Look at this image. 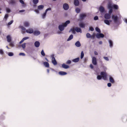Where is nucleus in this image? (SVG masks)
<instances>
[{"label":"nucleus","instance_id":"4","mask_svg":"<svg viewBox=\"0 0 127 127\" xmlns=\"http://www.w3.org/2000/svg\"><path fill=\"white\" fill-rule=\"evenodd\" d=\"M96 36L97 38H99L100 37H103L104 36V35L103 33H100L97 34Z\"/></svg>","mask_w":127,"mask_h":127},{"label":"nucleus","instance_id":"1","mask_svg":"<svg viewBox=\"0 0 127 127\" xmlns=\"http://www.w3.org/2000/svg\"><path fill=\"white\" fill-rule=\"evenodd\" d=\"M100 75H98L97 76V79L98 80H100L102 78L104 80H107V73L105 72L102 71L100 72Z\"/></svg>","mask_w":127,"mask_h":127},{"label":"nucleus","instance_id":"25","mask_svg":"<svg viewBox=\"0 0 127 127\" xmlns=\"http://www.w3.org/2000/svg\"><path fill=\"white\" fill-rule=\"evenodd\" d=\"M43 64L46 67H49V63L47 62H45L43 63Z\"/></svg>","mask_w":127,"mask_h":127},{"label":"nucleus","instance_id":"39","mask_svg":"<svg viewBox=\"0 0 127 127\" xmlns=\"http://www.w3.org/2000/svg\"><path fill=\"white\" fill-rule=\"evenodd\" d=\"M75 11L77 13H79L80 12V9L79 8H77L76 9Z\"/></svg>","mask_w":127,"mask_h":127},{"label":"nucleus","instance_id":"35","mask_svg":"<svg viewBox=\"0 0 127 127\" xmlns=\"http://www.w3.org/2000/svg\"><path fill=\"white\" fill-rule=\"evenodd\" d=\"M95 30L97 32L100 33L101 32V31L100 29L97 27H96L95 28Z\"/></svg>","mask_w":127,"mask_h":127},{"label":"nucleus","instance_id":"3","mask_svg":"<svg viewBox=\"0 0 127 127\" xmlns=\"http://www.w3.org/2000/svg\"><path fill=\"white\" fill-rule=\"evenodd\" d=\"M63 8L65 10H67L69 8L68 4L67 3H64L63 4Z\"/></svg>","mask_w":127,"mask_h":127},{"label":"nucleus","instance_id":"19","mask_svg":"<svg viewBox=\"0 0 127 127\" xmlns=\"http://www.w3.org/2000/svg\"><path fill=\"white\" fill-rule=\"evenodd\" d=\"M99 10L101 12L103 13L105 9L102 6H100L99 8Z\"/></svg>","mask_w":127,"mask_h":127},{"label":"nucleus","instance_id":"60","mask_svg":"<svg viewBox=\"0 0 127 127\" xmlns=\"http://www.w3.org/2000/svg\"><path fill=\"white\" fill-rule=\"evenodd\" d=\"M73 30H72V32L73 33H75V29H74V28H73Z\"/></svg>","mask_w":127,"mask_h":127},{"label":"nucleus","instance_id":"2","mask_svg":"<svg viewBox=\"0 0 127 127\" xmlns=\"http://www.w3.org/2000/svg\"><path fill=\"white\" fill-rule=\"evenodd\" d=\"M54 54H52L51 56V57L52 58V63H53V64L54 65H56L57 64V62L55 58L54 57Z\"/></svg>","mask_w":127,"mask_h":127},{"label":"nucleus","instance_id":"62","mask_svg":"<svg viewBox=\"0 0 127 127\" xmlns=\"http://www.w3.org/2000/svg\"><path fill=\"white\" fill-rule=\"evenodd\" d=\"M90 67L92 69H93L94 68L93 66V65L92 64H90Z\"/></svg>","mask_w":127,"mask_h":127},{"label":"nucleus","instance_id":"59","mask_svg":"<svg viewBox=\"0 0 127 127\" xmlns=\"http://www.w3.org/2000/svg\"><path fill=\"white\" fill-rule=\"evenodd\" d=\"M20 2L22 4H24V3L23 0H20Z\"/></svg>","mask_w":127,"mask_h":127},{"label":"nucleus","instance_id":"14","mask_svg":"<svg viewBox=\"0 0 127 127\" xmlns=\"http://www.w3.org/2000/svg\"><path fill=\"white\" fill-rule=\"evenodd\" d=\"M35 46L36 47H38L40 46V42L37 41H35L34 43Z\"/></svg>","mask_w":127,"mask_h":127},{"label":"nucleus","instance_id":"31","mask_svg":"<svg viewBox=\"0 0 127 127\" xmlns=\"http://www.w3.org/2000/svg\"><path fill=\"white\" fill-rule=\"evenodd\" d=\"M73 38V35L72 34H71L69 37L68 39H67V41H69L72 39Z\"/></svg>","mask_w":127,"mask_h":127},{"label":"nucleus","instance_id":"10","mask_svg":"<svg viewBox=\"0 0 127 127\" xmlns=\"http://www.w3.org/2000/svg\"><path fill=\"white\" fill-rule=\"evenodd\" d=\"M109 80L110 82L112 83H114L115 81L113 78L110 76H109Z\"/></svg>","mask_w":127,"mask_h":127},{"label":"nucleus","instance_id":"30","mask_svg":"<svg viewBox=\"0 0 127 127\" xmlns=\"http://www.w3.org/2000/svg\"><path fill=\"white\" fill-rule=\"evenodd\" d=\"M104 22L107 25H110V23L109 22V21L107 19H105L104 20Z\"/></svg>","mask_w":127,"mask_h":127},{"label":"nucleus","instance_id":"41","mask_svg":"<svg viewBox=\"0 0 127 127\" xmlns=\"http://www.w3.org/2000/svg\"><path fill=\"white\" fill-rule=\"evenodd\" d=\"M41 55L43 56H44L45 55V53H44V51L43 50H42L41 51Z\"/></svg>","mask_w":127,"mask_h":127},{"label":"nucleus","instance_id":"45","mask_svg":"<svg viewBox=\"0 0 127 127\" xmlns=\"http://www.w3.org/2000/svg\"><path fill=\"white\" fill-rule=\"evenodd\" d=\"M46 13H47L45 12L43 13V15H42V18H44L45 17L46 15Z\"/></svg>","mask_w":127,"mask_h":127},{"label":"nucleus","instance_id":"54","mask_svg":"<svg viewBox=\"0 0 127 127\" xmlns=\"http://www.w3.org/2000/svg\"><path fill=\"white\" fill-rule=\"evenodd\" d=\"M4 53L3 52L2 50L0 49V54L1 55H3Z\"/></svg>","mask_w":127,"mask_h":127},{"label":"nucleus","instance_id":"32","mask_svg":"<svg viewBox=\"0 0 127 127\" xmlns=\"http://www.w3.org/2000/svg\"><path fill=\"white\" fill-rule=\"evenodd\" d=\"M86 36L87 38H91V35L89 33H88L86 34Z\"/></svg>","mask_w":127,"mask_h":127},{"label":"nucleus","instance_id":"37","mask_svg":"<svg viewBox=\"0 0 127 127\" xmlns=\"http://www.w3.org/2000/svg\"><path fill=\"white\" fill-rule=\"evenodd\" d=\"M84 53L83 51H82L81 53V55L80 56V58L81 59H82L84 57Z\"/></svg>","mask_w":127,"mask_h":127},{"label":"nucleus","instance_id":"43","mask_svg":"<svg viewBox=\"0 0 127 127\" xmlns=\"http://www.w3.org/2000/svg\"><path fill=\"white\" fill-rule=\"evenodd\" d=\"M26 43H24L23 44H22V45L21 46L22 48L23 49H24L26 47Z\"/></svg>","mask_w":127,"mask_h":127},{"label":"nucleus","instance_id":"52","mask_svg":"<svg viewBox=\"0 0 127 127\" xmlns=\"http://www.w3.org/2000/svg\"><path fill=\"white\" fill-rule=\"evenodd\" d=\"M98 18L97 16H95L94 18V19L95 20H96L98 19Z\"/></svg>","mask_w":127,"mask_h":127},{"label":"nucleus","instance_id":"51","mask_svg":"<svg viewBox=\"0 0 127 127\" xmlns=\"http://www.w3.org/2000/svg\"><path fill=\"white\" fill-rule=\"evenodd\" d=\"M51 8L50 7L48 8H47L45 11V12L46 13H47L48 11L49 10H51Z\"/></svg>","mask_w":127,"mask_h":127},{"label":"nucleus","instance_id":"33","mask_svg":"<svg viewBox=\"0 0 127 127\" xmlns=\"http://www.w3.org/2000/svg\"><path fill=\"white\" fill-rule=\"evenodd\" d=\"M24 25L25 27H28L29 26V23L28 22H25L24 23Z\"/></svg>","mask_w":127,"mask_h":127},{"label":"nucleus","instance_id":"23","mask_svg":"<svg viewBox=\"0 0 127 127\" xmlns=\"http://www.w3.org/2000/svg\"><path fill=\"white\" fill-rule=\"evenodd\" d=\"M75 45L76 46L78 47H80L81 45V44L79 41H77L75 43Z\"/></svg>","mask_w":127,"mask_h":127},{"label":"nucleus","instance_id":"5","mask_svg":"<svg viewBox=\"0 0 127 127\" xmlns=\"http://www.w3.org/2000/svg\"><path fill=\"white\" fill-rule=\"evenodd\" d=\"M92 63L93 64L95 65L97 64V63L96 60V58L95 57H92Z\"/></svg>","mask_w":127,"mask_h":127},{"label":"nucleus","instance_id":"8","mask_svg":"<svg viewBox=\"0 0 127 127\" xmlns=\"http://www.w3.org/2000/svg\"><path fill=\"white\" fill-rule=\"evenodd\" d=\"M75 30L77 32H80L82 33V30L80 28L78 27H76L75 28Z\"/></svg>","mask_w":127,"mask_h":127},{"label":"nucleus","instance_id":"58","mask_svg":"<svg viewBox=\"0 0 127 127\" xmlns=\"http://www.w3.org/2000/svg\"><path fill=\"white\" fill-rule=\"evenodd\" d=\"M29 38V37H25L24 38L22 39H23V40H24V41L25 40L27 39H28Z\"/></svg>","mask_w":127,"mask_h":127},{"label":"nucleus","instance_id":"11","mask_svg":"<svg viewBox=\"0 0 127 127\" xmlns=\"http://www.w3.org/2000/svg\"><path fill=\"white\" fill-rule=\"evenodd\" d=\"M40 33V32L38 31H35L33 32V34L35 35L38 36Z\"/></svg>","mask_w":127,"mask_h":127},{"label":"nucleus","instance_id":"24","mask_svg":"<svg viewBox=\"0 0 127 127\" xmlns=\"http://www.w3.org/2000/svg\"><path fill=\"white\" fill-rule=\"evenodd\" d=\"M79 26L82 28H84L85 27V25L83 22L80 23L79 24Z\"/></svg>","mask_w":127,"mask_h":127},{"label":"nucleus","instance_id":"9","mask_svg":"<svg viewBox=\"0 0 127 127\" xmlns=\"http://www.w3.org/2000/svg\"><path fill=\"white\" fill-rule=\"evenodd\" d=\"M112 18L113 19L115 22H116L118 21V18L117 16H114L113 15L112 16Z\"/></svg>","mask_w":127,"mask_h":127},{"label":"nucleus","instance_id":"46","mask_svg":"<svg viewBox=\"0 0 127 127\" xmlns=\"http://www.w3.org/2000/svg\"><path fill=\"white\" fill-rule=\"evenodd\" d=\"M109 9V14H111L112 13V11H113V9Z\"/></svg>","mask_w":127,"mask_h":127},{"label":"nucleus","instance_id":"49","mask_svg":"<svg viewBox=\"0 0 127 127\" xmlns=\"http://www.w3.org/2000/svg\"><path fill=\"white\" fill-rule=\"evenodd\" d=\"M13 20H12L10 22H8V25H11L13 23Z\"/></svg>","mask_w":127,"mask_h":127},{"label":"nucleus","instance_id":"42","mask_svg":"<svg viewBox=\"0 0 127 127\" xmlns=\"http://www.w3.org/2000/svg\"><path fill=\"white\" fill-rule=\"evenodd\" d=\"M94 30V28L92 27H89V31H93Z\"/></svg>","mask_w":127,"mask_h":127},{"label":"nucleus","instance_id":"22","mask_svg":"<svg viewBox=\"0 0 127 127\" xmlns=\"http://www.w3.org/2000/svg\"><path fill=\"white\" fill-rule=\"evenodd\" d=\"M44 7L43 5H40L38 6L37 9L39 10H41L43 9Z\"/></svg>","mask_w":127,"mask_h":127},{"label":"nucleus","instance_id":"57","mask_svg":"<svg viewBox=\"0 0 127 127\" xmlns=\"http://www.w3.org/2000/svg\"><path fill=\"white\" fill-rule=\"evenodd\" d=\"M107 86L109 87H110L111 86V84L110 83H109L107 84Z\"/></svg>","mask_w":127,"mask_h":127},{"label":"nucleus","instance_id":"40","mask_svg":"<svg viewBox=\"0 0 127 127\" xmlns=\"http://www.w3.org/2000/svg\"><path fill=\"white\" fill-rule=\"evenodd\" d=\"M8 55L9 56H12L14 55L13 53L11 52H9L8 53Z\"/></svg>","mask_w":127,"mask_h":127},{"label":"nucleus","instance_id":"15","mask_svg":"<svg viewBox=\"0 0 127 127\" xmlns=\"http://www.w3.org/2000/svg\"><path fill=\"white\" fill-rule=\"evenodd\" d=\"M62 66L63 68L66 69H67L69 67V66L68 65H66L64 63L62 64Z\"/></svg>","mask_w":127,"mask_h":127},{"label":"nucleus","instance_id":"61","mask_svg":"<svg viewBox=\"0 0 127 127\" xmlns=\"http://www.w3.org/2000/svg\"><path fill=\"white\" fill-rule=\"evenodd\" d=\"M25 11V10H20L19 11V12H23Z\"/></svg>","mask_w":127,"mask_h":127},{"label":"nucleus","instance_id":"29","mask_svg":"<svg viewBox=\"0 0 127 127\" xmlns=\"http://www.w3.org/2000/svg\"><path fill=\"white\" fill-rule=\"evenodd\" d=\"M113 8L115 9H117L119 8V7L117 5L114 4L113 5Z\"/></svg>","mask_w":127,"mask_h":127},{"label":"nucleus","instance_id":"56","mask_svg":"<svg viewBox=\"0 0 127 127\" xmlns=\"http://www.w3.org/2000/svg\"><path fill=\"white\" fill-rule=\"evenodd\" d=\"M39 10L38 9H36L34 10V11L36 12V13L38 14L39 13Z\"/></svg>","mask_w":127,"mask_h":127},{"label":"nucleus","instance_id":"7","mask_svg":"<svg viewBox=\"0 0 127 127\" xmlns=\"http://www.w3.org/2000/svg\"><path fill=\"white\" fill-rule=\"evenodd\" d=\"M110 14L109 13H106L104 15V18L106 19H109L111 18Z\"/></svg>","mask_w":127,"mask_h":127},{"label":"nucleus","instance_id":"47","mask_svg":"<svg viewBox=\"0 0 127 127\" xmlns=\"http://www.w3.org/2000/svg\"><path fill=\"white\" fill-rule=\"evenodd\" d=\"M103 58L106 61H109V59L107 57H104Z\"/></svg>","mask_w":127,"mask_h":127},{"label":"nucleus","instance_id":"55","mask_svg":"<svg viewBox=\"0 0 127 127\" xmlns=\"http://www.w3.org/2000/svg\"><path fill=\"white\" fill-rule=\"evenodd\" d=\"M19 55H22L23 56H24L25 55V54L23 53H21L19 54Z\"/></svg>","mask_w":127,"mask_h":127},{"label":"nucleus","instance_id":"64","mask_svg":"<svg viewBox=\"0 0 127 127\" xmlns=\"http://www.w3.org/2000/svg\"><path fill=\"white\" fill-rule=\"evenodd\" d=\"M94 53L96 55H98V54L97 52L96 51H95L94 52Z\"/></svg>","mask_w":127,"mask_h":127},{"label":"nucleus","instance_id":"63","mask_svg":"<svg viewBox=\"0 0 127 127\" xmlns=\"http://www.w3.org/2000/svg\"><path fill=\"white\" fill-rule=\"evenodd\" d=\"M24 41V40H23V39H22L21 40V41H20V42H19V43L20 44H21L22 42H23Z\"/></svg>","mask_w":127,"mask_h":127},{"label":"nucleus","instance_id":"20","mask_svg":"<svg viewBox=\"0 0 127 127\" xmlns=\"http://www.w3.org/2000/svg\"><path fill=\"white\" fill-rule=\"evenodd\" d=\"M70 23V21L69 20L66 21L63 24V25L64 27H65L67 26L68 24H69Z\"/></svg>","mask_w":127,"mask_h":127},{"label":"nucleus","instance_id":"13","mask_svg":"<svg viewBox=\"0 0 127 127\" xmlns=\"http://www.w3.org/2000/svg\"><path fill=\"white\" fill-rule=\"evenodd\" d=\"M74 4L75 6H78L79 2L78 0H74Z\"/></svg>","mask_w":127,"mask_h":127},{"label":"nucleus","instance_id":"28","mask_svg":"<svg viewBox=\"0 0 127 127\" xmlns=\"http://www.w3.org/2000/svg\"><path fill=\"white\" fill-rule=\"evenodd\" d=\"M86 16V15L85 14H81L80 15V18L81 19H83Z\"/></svg>","mask_w":127,"mask_h":127},{"label":"nucleus","instance_id":"44","mask_svg":"<svg viewBox=\"0 0 127 127\" xmlns=\"http://www.w3.org/2000/svg\"><path fill=\"white\" fill-rule=\"evenodd\" d=\"M6 11L8 13H10L11 11L10 9L9 8H7L6 9Z\"/></svg>","mask_w":127,"mask_h":127},{"label":"nucleus","instance_id":"12","mask_svg":"<svg viewBox=\"0 0 127 127\" xmlns=\"http://www.w3.org/2000/svg\"><path fill=\"white\" fill-rule=\"evenodd\" d=\"M7 41L8 42H10L11 40V38L9 35H7L6 37Z\"/></svg>","mask_w":127,"mask_h":127},{"label":"nucleus","instance_id":"48","mask_svg":"<svg viewBox=\"0 0 127 127\" xmlns=\"http://www.w3.org/2000/svg\"><path fill=\"white\" fill-rule=\"evenodd\" d=\"M95 34L94 33H93V34L91 35V38L93 39H94L95 37Z\"/></svg>","mask_w":127,"mask_h":127},{"label":"nucleus","instance_id":"21","mask_svg":"<svg viewBox=\"0 0 127 127\" xmlns=\"http://www.w3.org/2000/svg\"><path fill=\"white\" fill-rule=\"evenodd\" d=\"M107 7L108 9H112L113 5L110 2H109L108 4Z\"/></svg>","mask_w":127,"mask_h":127},{"label":"nucleus","instance_id":"18","mask_svg":"<svg viewBox=\"0 0 127 127\" xmlns=\"http://www.w3.org/2000/svg\"><path fill=\"white\" fill-rule=\"evenodd\" d=\"M8 2L10 4H13L15 3L16 1L15 0H9Z\"/></svg>","mask_w":127,"mask_h":127},{"label":"nucleus","instance_id":"50","mask_svg":"<svg viewBox=\"0 0 127 127\" xmlns=\"http://www.w3.org/2000/svg\"><path fill=\"white\" fill-rule=\"evenodd\" d=\"M71 62V61L70 60H68L66 62V63L67 64H70Z\"/></svg>","mask_w":127,"mask_h":127},{"label":"nucleus","instance_id":"6","mask_svg":"<svg viewBox=\"0 0 127 127\" xmlns=\"http://www.w3.org/2000/svg\"><path fill=\"white\" fill-rule=\"evenodd\" d=\"M64 27L62 24L58 26V28L61 31H63L64 29Z\"/></svg>","mask_w":127,"mask_h":127},{"label":"nucleus","instance_id":"38","mask_svg":"<svg viewBox=\"0 0 127 127\" xmlns=\"http://www.w3.org/2000/svg\"><path fill=\"white\" fill-rule=\"evenodd\" d=\"M8 17V15L7 14H6L4 16L3 19H5L6 21Z\"/></svg>","mask_w":127,"mask_h":127},{"label":"nucleus","instance_id":"27","mask_svg":"<svg viewBox=\"0 0 127 127\" xmlns=\"http://www.w3.org/2000/svg\"><path fill=\"white\" fill-rule=\"evenodd\" d=\"M108 41L109 44V46L111 48L113 46V42L111 40H109Z\"/></svg>","mask_w":127,"mask_h":127},{"label":"nucleus","instance_id":"36","mask_svg":"<svg viewBox=\"0 0 127 127\" xmlns=\"http://www.w3.org/2000/svg\"><path fill=\"white\" fill-rule=\"evenodd\" d=\"M9 45L11 47H13L14 46V42H10Z\"/></svg>","mask_w":127,"mask_h":127},{"label":"nucleus","instance_id":"16","mask_svg":"<svg viewBox=\"0 0 127 127\" xmlns=\"http://www.w3.org/2000/svg\"><path fill=\"white\" fill-rule=\"evenodd\" d=\"M26 32L27 33L31 34L33 32V31L32 29H29L28 30H26Z\"/></svg>","mask_w":127,"mask_h":127},{"label":"nucleus","instance_id":"17","mask_svg":"<svg viewBox=\"0 0 127 127\" xmlns=\"http://www.w3.org/2000/svg\"><path fill=\"white\" fill-rule=\"evenodd\" d=\"M59 74L60 75L62 76L66 75L67 73L64 71H60L59 72Z\"/></svg>","mask_w":127,"mask_h":127},{"label":"nucleus","instance_id":"34","mask_svg":"<svg viewBox=\"0 0 127 127\" xmlns=\"http://www.w3.org/2000/svg\"><path fill=\"white\" fill-rule=\"evenodd\" d=\"M32 2L34 4H36L38 2V0H32Z\"/></svg>","mask_w":127,"mask_h":127},{"label":"nucleus","instance_id":"53","mask_svg":"<svg viewBox=\"0 0 127 127\" xmlns=\"http://www.w3.org/2000/svg\"><path fill=\"white\" fill-rule=\"evenodd\" d=\"M20 27L22 30L24 31L26 30V28L22 26H21Z\"/></svg>","mask_w":127,"mask_h":127},{"label":"nucleus","instance_id":"26","mask_svg":"<svg viewBox=\"0 0 127 127\" xmlns=\"http://www.w3.org/2000/svg\"><path fill=\"white\" fill-rule=\"evenodd\" d=\"M79 60V57L77 58L73 59L72 61L74 63H77L78 62Z\"/></svg>","mask_w":127,"mask_h":127}]
</instances>
